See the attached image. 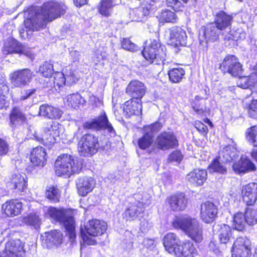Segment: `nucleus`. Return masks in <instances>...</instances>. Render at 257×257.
I'll list each match as a JSON object with an SVG mask.
<instances>
[{"instance_id": "4d7b16f0", "label": "nucleus", "mask_w": 257, "mask_h": 257, "mask_svg": "<svg viewBox=\"0 0 257 257\" xmlns=\"http://www.w3.org/2000/svg\"><path fill=\"white\" fill-rule=\"evenodd\" d=\"M121 46L124 49L130 51H136L138 49V46L132 42L129 39L124 38L121 41Z\"/></svg>"}, {"instance_id": "dca6fc26", "label": "nucleus", "mask_w": 257, "mask_h": 257, "mask_svg": "<svg viewBox=\"0 0 257 257\" xmlns=\"http://www.w3.org/2000/svg\"><path fill=\"white\" fill-rule=\"evenodd\" d=\"M170 44L176 47L185 46L187 44V35L185 30L178 26L169 30Z\"/></svg>"}, {"instance_id": "6e6d98bb", "label": "nucleus", "mask_w": 257, "mask_h": 257, "mask_svg": "<svg viewBox=\"0 0 257 257\" xmlns=\"http://www.w3.org/2000/svg\"><path fill=\"white\" fill-rule=\"evenodd\" d=\"M165 2L168 7H171L175 11H180L184 7L183 3L180 0H165Z\"/></svg>"}, {"instance_id": "13d9d810", "label": "nucleus", "mask_w": 257, "mask_h": 257, "mask_svg": "<svg viewBox=\"0 0 257 257\" xmlns=\"http://www.w3.org/2000/svg\"><path fill=\"white\" fill-rule=\"evenodd\" d=\"M162 125L160 122H156L150 125L146 126L145 128V133H149L153 136L154 134L158 132L162 127Z\"/></svg>"}, {"instance_id": "338daca9", "label": "nucleus", "mask_w": 257, "mask_h": 257, "mask_svg": "<svg viewBox=\"0 0 257 257\" xmlns=\"http://www.w3.org/2000/svg\"><path fill=\"white\" fill-rule=\"evenodd\" d=\"M7 101L4 95L0 94V109L7 106Z\"/></svg>"}, {"instance_id": "f257e3e1", "label": "nucleus", "mask_w": 257, "mask_h": 257, "mask_svg": "<svg viewBox=\"0 0 257 257\" xmlns=\"http://www.w3.org/2000/svg\"><path fill=\"white\" fill-rule=\"evenodd\" d=\"M66 7L57 2L48 1L42 7L30 8L25 13L27 18L24 21V27L19 30L22 37L27 36L32 32L38 31L46 26L48 22H51L65 14Z\"/></svg>"}, {"instance_id": "7ed1b4c3", "label": "nucleus", "mask_w": 257, "mask_h": 257, "mask_svg": "<svg viewBox=\"0 0 257 257\" xmlns=\"http://www.w3.org/2000/svg\"><path fill=\"white\" fill-rule=\"evenodd\" d=\"M143 56L150 63L165 64L167 57L166 48L158 40L150 39L145 43Z\"/></svg>"}, {"instance_id": "f03ea898", "label": "nucleus", "mask_w": 257, "mask_h": 257, "mask_svg": "<svg viewBox=\"0 0 257 257\" xmlns=\"http://www.w3.org/2000/svg\"><path fill=\"white\" fill-rule=\"evenodd\" d=\"M173 225L175 228L184 231L196 242H200L203 239L202 227L195 218L185 215L177 217L173 222Z\"/></svg>"}, {"instance_id": "9d476101", "label": "nucleus", "mask_w": 257, "mask_h": 257, "mask_svg": "<svg viewBox=\"0 0 257 257\" xmlns=\"http://www.w3.org/2000/svg\"><path fill=\"white\" fill-rule=\"evenodd\" d=\"M220 69L224 73H228L233 77L242 74V68L238 59L233 55H228L220 64Z\"/></svg>"}, {"instance_id": "a19ab883", "label": "nucleus", "mask_w": 257, "mask_h": 257, "mask_svg": "<svg viewBox=\"0 0 257 257\" xmlns=\"http://www.w3.org/2000/svg\"><path fill=\"white\" fill-rule=\"evenodd\" d=\"M68 105L71 107L77 109L80 105L84 104L85 99L78 93L69 94L67 96Z\"/></svg>"}, {"instance_id": "bf43d9fd", "label": "nucleus", "mask_w": 257, "mask_h": 257, "mask_svg": "<svg viewBox=\"0 0 257 257\" xmlns=\"http://www.w3.org/2000/svg\"><path fill=\"white\" fill-rule=\"evenodd\" d=\"M183 155L180 150L173 151L169 156V160L171 162L180 163L183 159Z\"/></svg>"}, {"instance_id": "69168bd1", "label": "nucleus", "mask_w": 257, "mask_h": 257, "mask_svg": "<svg viewBox=\"0 0 257 257\" xmlns=\"http://www.w3.org/2000/svg\"><path fill=\"white\" fill-rule=\"evenodd\" d=\"M35 91L34 89H28L25 91V94L21 96L22 100H25L29 98L32 94H33Z\"/></svg>"}, {"instance_id": "680f3d73", "label": "nucleus", "mask_w": 257, "mask_h": 257, "mask_svg": "<svg viewBox=\"0 0 257 257\" xmlns=\"http://www.w3.org/2000/svg\"><path fill=\"white\" fill-rule=\"evenodd\" d=\"M256 113H257V99L252 100L248 106V114L251 117H255Z\"/></svg>"}, {"instance_id": "6ab92c4d", "label": "nucleus", "mask_w": 257, "mask_h": 257, "mask_svg": "<svg viewBox=\"0 0 257 257\" xmlns=\"http://www.w3.org/2000/svg\"><path fill=\"white\" fill-rule=\"evenodd\" d=\"M243 201L247 205H252L257 200V183H250L241 189Z\"/></svg>"}, {"instance_id": "0eeeda50", "label": "nucleus", "mask_w": 257, "mask_h": 257, "mask_svg": "<svg viewBox=\"0 0 257 257\" xmlns=\"http://www.w3.org/2000/svg\"><path fill=\"white\" fill-rule=\"evenodd\" d=\"M78 151L80 156L92 157L101 148L98 138L92 134H85L81 136L78 142Z\"/></svg>"}, {"instance_id": "412c9836", "label": "nucleus", "mask_w": 257, "mask_h": 257, "mask_svg": "<svg viewBox=\"0 0 257 257\" xmlns=\"http://www.w3.org/2000/svg\"><path fill=\"white\" fill-rule=\"evenodd\" d=\"M76 183L78 194L84 196L93 190L95 187V181L91 177H83L78 178Z\"/></svg>"}, {"instance_id": "aec40b11", "label": "nucleus", "mask_w": 257, "mask_h": 257, "mask_svg": "<svg viewBox=\"0 0 257 257\" xmlns=\"http://www.w3.org/2000/svg\"><path fill=\"white\" fill-rule=\"evenodd\" d=\"M232 168L234 172L237 174H245L255 171L256 169L255 165L250 159L242 156L237 162L233 163Z\"/></svg>"}, {"instance_id": "58836bf2", "label": "nucleus", "mask_w": 257, "mask_h": 257, "mask_svg": "<svg viewBox=\"0 0 257 257\" xmlns=\"http://www.w3.org/2000/svg\"><path fill=\"white\" fill-rule=\"evenodd\" d=\"M160 23L164 24L165 23H177L178 18L176 14L169 10H162L158 16Z\"/></svg>"}, {"instance_id": "c756f323", "label": "nucleus", "mask_w": 257, "mask_h": 257, "mask_svg": "<svg viewBox=\"0 0 257 257\" xmlns=\"http://www.w3.org/2000/svg\"><path fill=\"white\" fill-rule=\"evenodd\" d=\"M163 244L165 249L171 254H174L180 245V240L174 233H167L164 237Z\"/></svg>"}, {"instance_id": "5fc2aeb1", "label": "nucleus", "mask_w": 257, "mask_h": 257, "mask_svg": "<svg viewBox=\"0 0 257 257\" xmlns=\"http://www.w3.org/2000/svg\"><path fill=\"white\" fill-rule=\"evenodd\" d=\"M64 74L65 79L66 80V84L67 85L74 84L78 80V79L75 76L74 71L71 69H66V71L64 73Z\"/></svg>"}, {"instance_id": "473e14b6", "label": "nucleus", "mask_w": 257, "mask_h": 257, "mask_svg": "<svg viewBox=\"0 0 257 257\" xmlns=\"http://www.w3.org/2000/svg\"><path fill=\"white\" fill-rule=\"evenodd\" d=\"M151 7L147 5L144 7H141L133 9L130 12V16L133 21L143 22L147 20L150 14Z\"/></svg>"}, {"instance_id": "b1692460", "label": "nucleus", "mask_w": 257, "mask_h": 257, "mask_svg": "<svg viewBox=\"0 0 257 257\" xmlns=\"http://www.w3.org/2000/svg\"><path fill=\"white\" fill-rule=\"evenodd\" d=\"M2 209L8 216H15L21 213L22 210V203L18 200L7 201L3 205Z\"/></svg>"}, {"instance_id": "ddd939ff", "label": "nucleus", "mask_w": 257, "mask_h": 257, "mask_svg": "<svg viewBox=\"0 0 257 257\" xmlns=\"http://www.w3.org/2000/svg\"><path fill=\"white\" fill-rule=\"evenodd\" d=\"M33 76V72L28 68L18 70L11 73L12 84L15 87H22L28 85Z\"/></svg>"}, {"instance_id": "20e7f679", "label": "nucleus", "mask_w": 257, "mask_h": 257, "mask_svg": "<svg viewBox=\"0 0 257 257\" xmlns=\"http://www.w3.org/2000/svg\"><path fill=\"white\" fill-rule=\"evenodd\" d=\"M55 172L59 176H70L75 173H79L82 168L81 161L68 154L58 157L55 162Z\"/></svg>"}, {"instance_id": "a18cd8bd", "label": "nucleus", "mask_w": 257, "mask_h": 257, "mask_svg": "<svg viewBox=\"0 0 257 257\" xmlns=\"http://www.w3.org/2000/svg\"><path fill=\"white\" fill-rule=\"evenodd\" d=\"M114 6L113 0H101L98 8L99 12L102 15L108 16Z\"/></svg>"}, {"instance_id": "72a5a7b5", "label": "nucleus", "mask_w": 257, "mask_h": 257, "mask_svg": "<svg viewBox=\"0 0 257 257\" xmlns=\"http://www.w3.org/2000/svg\"><path fill=\"white\" fill-rule=\"evenodd\" d=\"M213 231H216L221 243L226 244L230 239L231 229L226 224H217L213 226Z\"/></svg>"}, {"instance_id": "f8f14e48", "label": "nucleus", "mask_w": 257, "mask_h": 257, "mask_svg": "<svg viewBox=\"0 0 257 257\" xmlns=\"http://www.w3.org/2000/svg\"><path fill=\"white\" fill-rule=\"evenodd\" d=\"M155 144L158 149L166 151L177 148L179 142L173 132H163L158 136Z\"/></svg>"}, {"instance_id": "f3484780", "label": "nucleus", "mask_w": 257, "mask_h": 257, "mask_svg": "<svg viewBox=\"0 0 257 257\" xmlns=\"http://www.w3.org/2000/svg\"><path fill=\"white\" fill-rule=\"evenodd\" d=\"M145 84L139 80H132L127 85L126 93L132 97V99L141 101L146 92Z\"/></svg>"}, {"instance_id": "4be33fe9", "label": "nucleus", "mask_w": 257, "mask_h": 257, "mask_svg": "<svg viewBox=\"0 0 257 257\" xmlns=\"http://www.w3.org/2000/svg\"><path fill=\"white\" fill-rule=\"evenodd\" d=\"M207 177V173L205 170L195 169L187 175L186 179L192 185L199 186L204 183Z\"/></svg>"}, {"instance_id": "a211bd4d", "label": "nucleus", "mask_w": 257, "mask_h": 257, "mask_svg": "<svg viewBox=\"0 0 257 257\" xmlns=\"http://www.w3.org/2000/svg\"><path fill=\"white\" fill-rule=\"evenodd\" d=\"M217 212V207L212 202H206L201 205V218L205 223H212L216 217Z\"/></svg>"}, {"instance_id": "5701e85b", "label": "nucleus", "mask_w": 257, "mask_h": 257, "mask_svg": "<svg viewBox=\"0 0 257 257\" xmlns=\"http://www.w3.org/2000/svg\"><path fill=\"white\" fill-rule=\"evenodd\" d=\"M170 208L173 211H183L187 206V200L183 193L175 194L167 199Z\"/></svg>"}, {"instance_id": "a878e982", "label": "nucleus", "mask_w": 257, "mask_h": 257, "mask_svg": "<svg viewBox=\"0 0 257 257\" xmlns=\"http://www.w3.org/2000/svg\"><path fill=\"white\" fill-rule=\"evenodd\" d=\"M197 253V250L191 240H187L182 244H180L174 254L177 257H193Z\"/></svg>"}, {"instance_id": "6e6552de", "label": "nucleus", "mask_w": 257, "mask_h": 257, "mask_svg": "<svg viewBox=\"0 0 257 257\" xmlns=\"http://www.w3.org/2000/svg\"><path fill=\"white\" fill-rule=\"evenodd\" d=\"M134 197L136 201L126 209L122 214L123 217L127 220L136 219L144 212L145 206L150 203V196L147 193L144 195L141 193L135 194Z\"/></svg>"}, {"instance_id": "de8ad7c7", "label": "nucleus", "mask_w": 257, "mask_h": 257, "mask_svg": "<svg viewBox=\"0 0 257 257\" xmlns=\"http://www.w3.org/2000/svg\"><path fill=\"white\" fill-rule=\"evenodd\" d=\"M33 136L37 141L41 142L46 146H49L55 142V139L51 133H46L44 137H41L38 136L36 132H35Z\"/></svg>"}, {"instance_id": "c03bdc74", "label": "nucleus", "mask_w": 257, "mask_h": 257, "mask_svg": "<svg viewBox=\"0 0 257 257\" xmlns=\"http://www.w3.org/2000/svg\"><path fill=\"white\" fill-rule=\"evenodd\" d=\"M46 196L52 202L57 203L60 201L61 191L56 187L51 186L46 190Z\"/></svg>"}, {"instance_id": "1a4fd4ad", "label": "nucleus", "mask_w": 257, "mask_h": 257, "mask_svg": "<svg viewBox=\"0 0 257 257\" xmlns=\"http://www.w3.org/2000/svg\"><path fill=\"white\" fill-rule=\"evenodd\" d=\"M232 21L233 17L231 15L221 11L217 13L213 23L222 32V35L224 36V39L225 41H234L237 37L230 33Z\"/></svg>"}, {"instance_id": "e433bc0d", "label": "nucleus", "mask_w": 257, "mask_h": 257, "mask_svg": "<svg viewBox=\"0 0 257 257\" xmlns=\"http://www.w3.org/2000/svg\"><path fill=\"white\" fill-rule=\"evenodd\" d=\"M45 242L48 247L53 245H58L62 243L63 234L60 231L57 230H52L45 233Z\"/></svg>"}, {"instance_id": "c9c22d12", "label": "nucleus", "mask_w": 257, "mask_h": 257, "mask_svg": "<svg viewBox=\"0 0 257 257\" xmlns=\"http://www.w3.org/2000/svg\"><path fill=\"white\" fill-rule=\"evenodd\" d=\"M238 87L243 89H251L252 87L257 86V77L254 74H250L248 76H239L237 81Z\"/></svg>"}, {"instance_id": "8fccbe9b", "label": "nucleus", "mask_w": 257, "mask_h": 257, "mask_svg": "<svg viewBox=\"0 0 257 257\" xmlns=\"http://www.w3.org/2000/svg\"><path fill=\"white\" fill-rule=\"evenodd\" d=\"M23 221L26 224L33 226L35 228H39L41 223L40 218L35 214L24 217Z\"/></svg>"}, {"instance_id": "4468645a", "label": "nucleus", "mask_w": 257, "mask_h": 257, "mask_svg": "<svg viewBox=\"0 0 257 257\" xmlns=\"http://www.w3.org/2000/svg\"><path fill=\"white\" fill-rule=\"evenodd\" d=\"M3 51L4 54L6 55L12 53L23 54L28 57H31L32 55L29 48L22 45L18 41L12 38L7 40Z\"/></svg>"}, {"instance_id": "9b49d317", "label": "nucleus", "mask_w": 257, "mask_h": 257, "mask_svg": "<svg viewBox=\"0 0 257 257\" xmlns=\"http://www.w3.org/2000/svg\"><path fill=\"white\" fill-rule=\"evenodd\" d=\"M83 127L84 128L97 131L107 130L110 136H114L115 134L113 127L108 121L105 112H102L98 117L85 122L83 124Z\"/></svg>"}, {"instance_id": "774afa93", "label": "nucleus", "mask_w": 257, "mask_h": 257, "mask_svg": "<svg viewBox=\"0 0 257 257\" xmlns=\"http://www.w3.org/2000/svg\"><path fill=\"white\" fill-rule=\"evenodd\" d=\"M87 0H73L74 5L77 7H80L87 3Z\"/></svg>"}, {"instance_id": "864d4df0", "label": "nucleus", "mask_w": 257, "mask_h": 257, "mask_svg": "<svg viewBox=\"0 0 257 257\" xmlns=\"http://www.w3.org/2000/svg\"><path fill=\"white\" fill-rule=\"evenodd\" d=\"M53 72V65L47 62L40 66L39 72L45 77L49 78L51 77Z\"/></svg>"}, {"instance_id": "052dcab7", "label": "nucleus", "mask_w": 257, "mask_h": 257, "mask_svg": "<svg viewBox=\"0 0 257 257\" xmlns=\"http://www.w3.org/2000/svg\"><path fill=\"white\" fill-rule=\"evenodd\" d=\"M9 151V145L6 141L0 138V156L6 155Z\"/></svg>"}, {"instance_id": "f704fd0d", "label": "nucleus", "mask_w": 257, "mask_h": 257, "mask_svg": "<svg viewBox=\"0 0 257 257\" xmlns=\"http://www.w3.org/2000/svg\"><path fill=\"white\" fill-rule=\"evenodd\" d=\"M239 156V152L232 145H228L221 151L219 158L222 161L229 162L234 161Z\"/></svg>"}, {"instance_id": "cd10ccee", "label": "nucleus", "mask_w": 257, "mask_h": 257, "mask_svg": "<svg viewBox=\"0 0 257 257\" xmlns=\"http://www.w3.org/2000/svg\"><path fill=\"white\" fill-rule=\"evenodd\" d=\"M46 155L45 149L37 147L31 153V162L34 166L43 167L46 164Z\"/></svg>"}, {"instance_id": "79ce46f5", "label": "nucleus", "mask_w": 257, "mask_h": 257, "mask_svg": "<svg viewBox=\"0 0 257 257\" xmlns=\"http://www.w3.org/2000/svg\"><path fill=\"white\" fill-rule=\"evenodd\" d=\"M185 70L181 67L174 68L168 72L170 80L173 83H178L181 81L185 75Z\"/></svg>"}, {"instance_id": "423d86ee", "label": "nucleus", "mask_w": 257, "mask_h": 257, "mask_svg": "<svg viewBox=\"0 0 257 257\" xmlns=\"http://www.w3.org/2000/svg\"><path fill=\"white\" fill-rule=\"evenodd\" d=\"M50 216L56 221L63 225L69 239L72 241L76 237L75 223L73 217L68 214L66 210L55 207H50L48 209Z\"/></svg>"}, {"instance_id": "c85d7f7f", "label": "nucleus", "mask_w": 257, "mask_h": 257, "mask_svg": "<svg viewBox=\"0 0 257 257\" xmlns=\"http://www.w3.org/2000/svg\"><path fill=\"white\" fill-rule=\"evenodd\" d=\"M9 118L10 125L13 128H16L26 120L25 114L18 107H14L12 108L9 115Z\"/></svg>"}, {"instance_id": "7c9ffc66", "label": "nucleus", "mask_w": 257, "mask_h": 257, "mask_svg": "<svg viewBox=\"0 0 257 257\" xmlns=\"http://www.w3.org/2000/svg\"><path fill=\"white\" fill-rule=\"evenodd\" d=\"M142 101L132 99L126 101L123 107V112L128 117L139 115L142 114Z\"/></svg>"}, {"instance_id": "2f4dec72", "label": "nucleus", "mask_w": 257, "mask_h": 257, "mask_svg": "<svg viewBox=\"0 0 257 257\" xmlns=\"http://www.w3.org/2000/svg\"><path fill=\"white\" fill-rule=\"evenodd\" d=\"M62 113L59 108L48 104L41 105L39 107V114L49 119H59Z\"/></svg>"}, {"instance_id": "603ef678", "label": "nucleus", "mask_w": 257, "mask_h": 257, "mask_svg": "<svg viewBox=\"0 0 257 257\" xmlns=\"http://www.w3.org/2000/svg\"><path fill=\"white\" fill-rule=\"evenodd\" d=\"M245 220L247 224L253 225L257 223V211L248 207L246 209L245 213Z\"/></svg>"}, {"instance_id": "3c124183", "label": "nucleus", "mask_w": 257, "mask_h": 257, "mask_svg": "<svg viewBox=\"0 0 257 257\" xmlns=\"http://www.w3.org/2000/svg\"><path fill=\"white\" fill-rule=\"evenodd\" d=\"M51 79L53 82V87L56 90L66 84L64 74L62 72L55 73L54 77L51 78Z\"/></svg>"}, {"instance_id": "2eb2a0df", "label": "nucleus", "mask_w": 257, "mask_h": 257, "mask_svg": "<svg viewBox=\"0 0 257 257\" xmlns=\"http://www.w3.org/2000/svg\"><path fill=\"white\" fill-rule=\"evenodd\" d=\"M250 242L246 237H240L234 241L232 250V257H247L250 252Z\"/></svg>"}, {"instance_id": "37998d69", "label": "nucleus", "mask_w": 257, "mask_h": 257, "mask_svg": "<svg viewBox=\"0 0 257 257\" xmlns=\"http://www.w3.org/2000/svg\"><path fill=\"white\" fill-rule=\"evenodd\" d=\"M208 170L210 172H216L223 175L226 174L227 172L226 167L222 163L220 162L217 158L214 159L210 164Z\"/></svg>"}, {"instance_id": "39448f33", "label": "nucleus", "mask_w": 257, "mask_h": 257, "mask_svg": "<svg viewBox=\"0 0 257 257\" xmlns=\"http://www.w3.org/2000/svg\"><path fill=\"white\" fill-rule=\"evenodd\" d=\"M107 227L104 221L96 219L89 220L84 228L81 227L80 234L84 242L88 245L95 244L96 240L91 237L101 235L106 231Z\"/></svg>"}, {"instance_id": "bb28decb", "label": "nucleus", "mask_w": 257, "mask_h": 257, "mask_svg": "<svg viewBox=\"0 0 257 257\" xmlns=\"http://www.w3.org/2000/svg\"><path fill=\"white\" fill-rule=\"evenodd\" d=\"M203 37L206 43L213 42L218 40L219 36L222 35V32L213 23L207 25L203 28Z\"/></svg>"}, {"instance_id": "393cba45", "label": "nucleus", "mask_w": 257, "mask_h": 257, "mask_svg": "<svg viewBox=\"0 0 257 257\" xmlns=\"http://www.w3.org/2000/svg\"><path fill=\"white\" fill-rule=\"evenodd\" d=\"M23 244L20 239L10 240L6 244V254H12L17 257H23L24 251Z\"/></svg>"}, {"instance_id": "4c0bfd02", "label": "nucleus", "mask_w": 257, "mask_h": 257, "mask_svg": "<svg viewBox=\"0 0 257 257\" xmlns=\"http://www.w3.org/2000/svg\"><path fill=\"white\" fill-rule=\"evenodd\" d=\"M10 186L13 189H17L20 192H24L27 187V182L24 176L20 174H14L12 175Z\"/></svg>"}, {"instance_id": "ea45409f", "label": "nucleus", "mask_w": 257, "mask_h": 257, "mask_svg": "<svg viewBox=\"0 0 257 257\" xmlns=\"http://www.w3.org/2000/svg\"><path fill=\"white\" fill-rule=\"evenodd\" d=\"M247 222L245 216L242 213H237L234 215L233 226L234 229L239 231H242L245 228Z\"/></svg>"}, {"instance_id": "0e129e2a", "label": "nucleus", "mask_w": 257, "mask_h": 257, "mask_svg": "<svg viewBox=\"0 0 257 257\" xmlns=\"http://www.w3.org/2000/svg\"><path fill=\"white\" fill-rule=\"evenodd\" d=\"M196 127L199 130V132L202 133H206L207 130V127L205 124L199 122L196 123Z\"/></svg>"}, {"instance_id": "49530a36", "label": "nucleus", "mask_w": 257, "mask_h": 257, "mask_svg": "<svg viewBox=\"0 0 257 257\" xmlns=\"http://www.w3.org/2000/svg\"><path fill=\"white\" fill-rule=\"evenodd\" d=\"M153 135L149 133H145L144 136L138 140V146L143 150H145L149 148L153 143Z\"/></svg>"}, {"instance_id": "09e8293b", "label": "nucleus", "mask_w": 257, "mask_h": 257, "mask_svg": "<svg viewBox=\"0 0 257 257\" xmlns=\"http://www.w3.org/2000/svg\"><path fill=\"white\" fill-rule=\"evenodd\" d=\"M246 139L253 147H257V125L248 128L246 132Z\"/></svg>"}, {"instance_id": "e2e57ef3", "label": "nucleus", "mask_w": 257, "mask_h": 257, "mask_svg": "<svg viewBox=\"0 0 257 257\" xmlns=\"http://www.w3.org/2000/svg\"><path fill=\"white\" fill-rule=\"evenodd\" d=\"M70 56L73 62L79 61L80 57V54L79 51H72L70 52Z\"/></svg>"}]
</instances>
